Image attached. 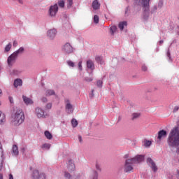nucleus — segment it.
I'll use <instances>...</instances> for the list:
<instances>
[{
    "label": "nucleus",
    "mask_w": 179,
    "mask_h": 179,
    "mask_svg": "<svg viewBox=\"0 0 179 179\" xmlns=\"http://www.w3.org/2000/svg\"><path fill=\"white\" fill-rule=\"evenodd\" d=\"M9 179H13V175L12 173L9 175Z\"/></svg>",
    "instance_id": "3c124183"
},
{
    "label": "nucleus",
    "mask_w": 179,
    "mask_h": 179,
    "mask_svg": "<svg viewBox=\"0 0 179 179\" xmlns=\"http://www.w3.org/2000/svg\"><path fill=\"white\" fill-rule=\"evenodd\" d=\"M92 8L95 10H97V9H100V3H99V1L97 0H94L92 2Z\"/></svg>",
    "instance_id": "dca6fc26"
},
{
    "label": "nucleus",
    "mask_w": 179,
    "mask_h": 179,
    "mask_svg": "<svg viewBox=\"0 0 179 179\" xmlns=\"http://www.w3.org/2000/svg\"><path fill=\"white\" fill-rule=\"evenodd\" d=\"M85 80L86 82H92L93 80V78L87 77L85 78Z\"/></svg>",
    "instance_id": "ea45409f"
},
{
    "label": "nucleus",
    "mask_w": 179,
    "mask_h": 179,
    "mask_svg": "<svg viewBox=\"0 0 179 179\" xmlns=\"http://www.w3.org/2000/svg\"><path fill=\"white\" fill-rule=\"evenodd\" d=\"M147 163L148 164H150L151 169H152V171H154V173H156V171H157V170H158L157 166H156V163H155V162L153 161V159H152V158L148 157L147 159Z\"/></svg>",
    "instance_id": "6e6552de"
},
{
    "label": "nucleus",
    "mask_w": 179,
    "mask_h": 179,
    "mask_svg": "<svg viewBox=\"0 0 179 179\" xmlns=\"http://www.w3.org/2000/svg\"><path fill=\"white\" fill-rule=\"evenodd\" d=\"M56 34H57L56 29H50L48 31V37H50V38H54Z\"/></svg>",
    "instance_id": "4468645a"
},
{
    "label": "nucleus",
    "mask_w": 179,
    "mask_h": 179,
    "mask_svg": "<svg viewBox=\"0 0 179 179\" xmlns=\"http://www.w3.org/2000/svg\"><path fill=\"white\" fill-rule=\"evenodd\" d=\"M164 41H159V44L160 45H162V44H163Z\"/></svg>",
    "instance_id": "6e6d98bb"
},
{
    "label": "nucleus",
    "mask_w": 179,
    "mask_h": 179,
    "mask_svg": "<svg viewBox=\"0 0 179 179\" xmlns=\"http://www.w3.org/2000/svg\"><path fill=\"white\" fill-rule=\"evenodd\" d=\"M22 99H23V101L24 103L27 105V106H29V105H31V104H33V100L24 95L22 96Z\"/></svg>",
    "instance_id": "ddd939ff"
},
{
    "label": "nucleus",
    "mask_w": 179,
    "mask_h": 179,
    "mask_svg": "<svg viewBox=\"0 0 179 179\" xmlns=\"http://www.w3.org/2000/svg\"><path fill=\"white\" fill-rule=\"evenodd\" d=\"M78 141H79V142H80V143H82V136H81L80 135H78Z\"/></svg>",
    "instance_id": "49530a36"
},
{
    "label": "nucleus",
    "mask_w": 179,
    "mask_h": 179,
    "mask_svg": "<svg viewBox=\"0 0 179 179\" xmlns=\"http://www.w3.org/2000/svg\"><path fill=\"white\" fill-rule=\"evenodd\" d=\"M67 168L69 171H75V164L72 159H69L67 163Z\"/></svg>",
    "instance_id": "9b49d317"
},
{
    "label": "nucleus",
    "mask_w": 179,
    "mask_h": 179,
    "mask_svg": "<svg viewBox=\"0 0 179 179\" xmlns=\"http://www.w3.org/2000/svg\"><path fill=\"white\" fill-rule=\"evenodd\" d=\"M178 179H179V170H177Z\"/></svg>",
    "instance_id": "864d4df0"
},
{
    "label": "nucleus",
    "mask_w": 179,
    "mask_h": 179,
    "mask_svg": "<svg viewBox=\"0 0 179 179\" xmlns=\"http://www.w3.org/2000/svg\"><path fill=\"white\" fill-rule=\"evenodd\" d=\"M23 51H24V48H23V47H21L17 50L14 52V54L17 57V55H19V54H22Z\"/></svg>",
    "instance_id": "4be33fe9"
},
{
    "label": "nucleus",
    "mask_w": 179,
    "mask_h": 179,
    "mask_svg": "<svg viewBox=\"0 0 179 179\" xmlns=\"http://www.w3.org/2000/svg\"><path fill=\"white\" fill-rule=\"evenodd\" d=\"M95 61L101 65H103V64H104V60L103 59V57L101 56H96L95 57Z\"/></svg>",
    "instance_id": "6ab92c4d"
},
{
    "label": "nucleus",
    "mask_w": 179,
    "mask_h": 179,
    "mask_svg": "<svg viewBox=\"0 0 179 179\" xmlns=\"http://www.w3.org/2000/svg\"><path fill=\"white\" fill-rule=\"evenodd\" d=\"M87 67L89 69H92V71H93V69H94V63H93V61L92 60L87 61Z\"/></svg>",
    "instance_id": "f3484780"
},
{
    "label": "nucleus",
    "mask_w": 179,
    "mask_h": 179,
    "mask_svg": "<svg viewBox=\"0 0 179 179\" xmlns=\"http://www.w3.org/2000/svg\"><path fill=\"white\" fill-rule=\"evenodd\" d=\"M150 145H152V141L148 140L145 141L144 146H145V148H149Z\"/></svg>",
    "instance_id": "2f4dec72"
},
{
    "label": "nucleus",
    "mask_w": 179,
    "mask_h": 179,
    "mask_svg": "<svg viewBox=\"0 0 179 179\" xmlns=\"http://www.w3.org/2000/svg\"><path fill=\"white\" fill-rule=\"evenodd\" d=\"M66 111L68 113V114H72V113H73V107L69 100L66 101Z\"/></svg>",
    "instance_id": "9d476101"
},
{
    "label": "nucleus",
    "mask_w": 179,
    "mask_h": 179,
    "mask_svg": "<svg viewBox=\"0 0 179 179\" xmlns=\"http://www.w3.org/2000/svg\"><path fill=\"white\" fill-rule=\"evenodd\" d=\"M10 103H12V99H10Z\"/></svg>",
    "instance_id": "680f3d73"
},
{
    "label": "nucleus",
    "mask_w": 179,
    "mask_h": 179,
    "mask_svg": "<svg viewBox=\"0 0 179 179\" xmlns=\"http://www.w3.org/2000/svg\"><path fill=\"white\" fill-rule=\"evenodd\" d=\"M96 86L98 87H101L103 86V81L98 80L97 83H96Z\"/></svg>",
    "instance_id": "e433bc0d"
},
{
    "label": "nucleus",
    "mask_w": 179,
    "mask_h": 179,
    "mask_svg": "<svg viewBox=\"0 0 179 179\" xmlns=\"http://www.w3.org/2000/svg\"><path fill=\"white\" fill-rule=\"evenodd\" d=\"M128 12V8H126L125 13Z\"/></svg>",
    "instance_id": "bf43d9fd"
},
{
    "label": "nucleus",
    "mask_w": 179,
    "mask_h": 179,
    "mask_svg": "<svg viewBox=\"0 0 179 179\" xmlns=\"http://www.w3.org/2000/svg\"><path fill=\"white\" fill-rule=\"evenodd\" d=\"M58 5L59 8H64L65 6V1L64 0H60L58 1Z\"/></svg>",
    "instance_id": "c85d7f7f"
},
{
    "label": "nucleus",
    "mask_w": 179,
    "mask_h": 179,
    "mask_svg": "<svg viewBox=\"0 0 179 179\" xmlns=\"http://www.w3.org/2000/svg\"><path fill=\"white\" fill-rule=\"evenodd\" d=\"M168 145L171 148L179 146V127L178 126L173 127L169 133L168 137Z\"/></svg>",
    "instance_id": "f257e3e1"
},
{
    "label": "nucleus",
    "mask_w": 179,
    "mask_h": 179,
    "mask_svg": "<svg viewBox=\"0 0 179 179\" xmlns=\"http://www.w3.org/2000/svg\"><path fill=\"white\" fill-rule=\"evenodd\" d=\"M13 153L15 156H17V155H19V150L17 149V145H13Z\"/></svg>",
    "instance_id": "412c9836"
},
{
    "label": "nucleus",
    "mask_w": 179,
    "mask_h": 179,
    "mask_svg": "<svg viewBox=\"0 0 179 179\" xmlns=\"http://www.w3.org/2000/svg\"><path fill=\"white\" fill-rule=\"evenodd\" d=\"M143 160H145L144 155H137L135 157L126 159L124 169V173H130L132 171V170H134L132 164L141 163L143 162Z\"/></svg>",
    "instance_id": "f03ea898"
},
{
    "label": "nucleus",
    "mask_w": 179,
    "mask_h": 179,
    "mask_svg": "<svg viewBox=\"0 0 179 179\" xmlns=\"http://www.w3.org/2000/svg\"><path fill=\"white\" fill-rule=\"evenodd\" d=\"M10 103H12V99H10Z\"/></svg>",
    "instance_id": "e2e57ef3"
},
{
    "label": "nucleus",
    "mask_w": 179,
    "mask_h": 179,
    "mask_svg": "<svg viewBox=\"0 0 179 179\" xmlns=\"http://www.w3.org/2000/svg\"><path fill=\"white\" fill-rule=\"evenodd\" d=\"M99 174H97V171H93L90 176V179H98Z\"/></svg>",
    "instance_id": "aec40b11"
},
{
    "label": "nucleus",
    "mask_w": 179,
    "mask_h": 179,
    "mask_svg": "<svg viewBox=\"0 0 179 179\" xmlns=\"http://www.w3.org/2000/svg\"><path fill=\"white\" fill-rule=\"evenodd\" d=\"M99 18L98 15H94V22L97 24V23H99Z\"/></svg>",
    "instance_id": "c9c22d12"
},
{
    "label": "nucleus",
    "mask_w": 179,
    "mask_h": 179,
    "mask_svg": "<svg viewBox=\"0 0 179 179\" xmlns=\"http://www.w3.org/2000/svg\"><path fill=\"white\" fill-rule=\"evenodd\" d=\"M67 64H68L69 66H71L72 68H73V66H75V63H73V62H72V61H67Z\"/></svg>",
    "instance_id": "f704fd0d"
},
{
    "label": "nucleus",
    "mask_w": 179,
    "mask_h": 179,
    "mask_svg": "<svg viewBox=\"0 0 179 179\" xmlns=\"http://www.w3.org/2000/svg\"><path fill=\"white\" fill-rule=\"evenodd\" d=\"M13 47H17V41H14V42H13Z\"/></svg>",
    "instance_id": "09e8293b"
},
{
    "label": "nucleus",
    "mask_w": 179,
    "mask_h": 179,
    "mask_svg": "<svg viewBox=\"0 0 179 179\" xmlns=\"http://www.w3.org/2000/svg\"><path fill=\"white\" fill-rule=\"evenodd\" d=\"M166 55L169 58H170V51L168 50Z\"/></svg>",
    "instance_id": "603ef678"
},
{
    "label": "nucleus",
    "mask_w": 179,
    "mask_h": 179,
    "mask_svg": "<svg viewBox=\"0 0 179 179\" xmlns=\"http://www.w3.org/2000/svg\"><path fill=\"white\" fill-rule=\"evenodd\" d=\"M149 2H150V0H141V3L145 8V10H149Z\"/></svg>",
    "instance_id": "2eb2a0df"
},
{
    "label": "nucleus",
    "mask_w": 179,
    "mask_h": 179,
    "mask_svg": "<svg viewBox=\"0 0 179 179\" xmlns=\"http://www.w3.org/2000/svg\"><path fill=\"white\" fill-rule=\"evenodd\" d=\"M66 4L68 9H71V8H72V6L73 5V0H67Z\"/></svg>",
    "instance_id": "393cba45"
},
{
    "label": "nucleus",
    "mask_w": 179,
    "mask_h": 179,
    "mask_svg": "<svg viewBox=\"0 0 179 179\" xmlns=\"http://www.w3.org/2000/svg\"><path fill=\"white\" fill-rule=\"evenodd\" d=\"M45 136L47 139H52V134H51L48 131H45Z\"/></svg>",
    "instance_id": "a878e982"
},
{
    "label": "nucleus",
    "mask_w": 179,
    "mask_h": 179,
    "mask_svg": "<svg viewBox=\"0 0 179 179\" xmlns=\"http://www.w3.org/2000/svg\"><path fill=\"white\" fill-rule=\"evenodd\" d=\"M178 20H179V17H178Z\"/></svg>",
    "instance_id": "0e129e2a"
},
{
    "label": "nucleus",
    "mask_w": 179,
    "mask_h": 179,
    "mask_svg": "<svg viewBox=\"0 0 179 179\" xmlns=\"http://www.w3.org/2000/svg\"><path fill=\"white\" fill-rule=\"evenodd\" d=\"M0 153H3V149L2 148V144L0 142Z\"/></svg>",
    "instance_id": "c03bdc74"
},
{
    "label": "nucleus",
    "mask_w": 179,
    "mask_h": 179,
    "mask_svg": "<svg viewBox=\"0 0 179 179\" xmlns=\"http://www.w3.org/2000/svg\"><path fill=\"white\" fill-rule=\"evenodd\" d=\"M142 71H143L144 72H146V71H148V67L146 66H143Z\"/></svg>",
    "instance_id": "37998d69"
},
{
    "label": "nucleus",
    "mask_w": 179,
    "mask_h": 179,
    "mask_svg": "<svg viewBox=\"0 0 179 179\" xmlns=\"http://www.w3.org/2000/svg\"><path fill=\"white\" fill-rule=\"evenodd\" d=\"M16 58H17V56L14 52L8 57L7 62L9 66H12L16 62Z\"/></svg>",
    "instance_id": "0eeeda50"
},
{
    "label": "nucleus",
    "mask_w": 179,
    "mask_h": 179,
    "mask_svg": "<svg viewBox=\"0 0 179 179\" xmlns=\"http://www.w3.org/2000/svg\"><path fill=\"white\" fill-rule=\"evenodd\" d=\"M31 177L33 179H45V174L38 172V171H34Z\"/></svg>",
    "instance_id": "39448f33"
},
{
    "label": "nucleus",
    "mask_w": 179,
    "mask_h": 179,
    "mask_svg": "<svg viewBox=\"0 0 179 179\" xmlns=\"http://www.w3.org/2000/svg\"><path fill=\"white\" fill-rule=\"evenodd\" d=\"M127 22L124 21V22H122L120 23H119L118 24V27L119 29H120V30H124V26H127Z\"/></svg>",
    "instance_id": "5701e85b"
},
{
    "label": "nucleus",
    "mask_w": 179,
    "mask_h": 179,
    "mask_svg": "<svg viewBox=\"0 0 179 179\" xmlns=\"http://www.w3.org/2000/svg\"><path fill=\"white\" fill-rule=\"evenodd\" d=\"M52 108V103H47V105L45 106L46 110H51Z\"/></svg>",
    "instance_id": "72a5a7b5"
},
{
    "label": "nucleus",
    "mask_w": 179,
    "mask_h": 179,
    "mask_svg": "<svg viewBox=\"0 0 179 179\" xmlns=\"http://www.w3.org/2000/svg\"><path fill=\"white\" fill-rule=\"evenodd\" d=\"M71 124L73 128H76V127H78V120H76V119H73L71 120Z\"/></svg>",
    "instance_id": "c756f323"
},
{
    "label": "nucleus",
    "mask_w": 179,
    "mask_h": 179,
    "mask_svg": "<svg viewBox=\"0 0 179 179\" xmlns=\"http://www.w3.org/2000/svg\"><path fill=\"white\" fill-rule=\"evenodd\" d=\"M23 84V81H22L21 79H16L14 80V86L15 87H17L19 86H22V85Z\"/></svg>",
    "instance_id": "a211bd4d"
},
{
    "label": "nucleus",
    "mask_w": 179,
    "mask_h": 179,
    "mask_svg": "<svg viewBox=\"0 0 179 179\" xmlns=\"http://www.w3.org/2000/svg\"><path fill=\"white\" fill-rule=\"evenodd\" d=\"M35 114L38 118H45L47 117V115L44 113V110L41 108H36L35 109Z\"/></svg>",
    "instance_id": "423d86ee"
},
{
    "label": "nucleus",
    "mask_w": 179,
    "mask_h": 179,
    "mask_svg": "<svg viewBox=\"0 0 179 179\" xmlns=\"http://www.w3.org/2000/svg\"><path fill=\"white\" fill-rule=\"evenodd\" d=\"M115 31H117V27L112 26L110 27V33H111V34H114V33H115Z\"/></svg>",
    "instance_id": "7c9ffc66"
},
{
    "label": "nucleus",
    "mask_w": 179,
    "mask_h": 179,
    "mask_svg": "<svg viewBox=\"0 0 179 179\" xmlns=\"http://www.w3.org/2000/svg\"><path fill=\"white\" fill-rule=\"evenodd\" d=\"M176 152H177V153H179V147L177 148Z\"/></svg>",
    "instance_id": "13d9d810"
},
{
    "label": "nucleus",
    "mask_w": 179,
    "mask_h": 179,
    "mask_svg": "<svg viewBox=\"0 0 179 179\" xmlns=\"http://www.w3.org/2000/svg\"><path fill=\"white\" fill-rule=\"evenodd\" d=\"M57 12H58V5L55 4L54 6H51L49 10L50 16H55L57 15Z\"/></svg>",
    "instance_id": "1a4fd4ad"
},
{
    "label": "nucleus",
    "mask_w": 179,
    "mask_h": 179,
    "mask_svg": "<svg viewBox=\"0 0 179 179\" xmlns=\"http://www.w3.org/2000/svg\"><path fill=\"white\" fill-rule=\"evenodd\" d=\"M140 117H141V113H133L131 120H136V118H139Z\"/></svg>",
    "instance_id": "bb28decb"
},
{
    "label": "nucleus",
    "mask_w": 179,
    "mask_h": 179,
    "mask_svg": "<svg viewBox=\"0 0 179 179\" xmlns=\"http://www.w3.org/2000/svg\"><path fill=\"white\" fill-rule=\"evenodd\" d=\"M19 3H21V5H23V1L22 0H17Z\"/></svg>",
    "instance_id": "8fccbe9b"
},
{
    "label": "nucleus",
    "mask_w": 179,
    "mask_h": 179,
    "mask_svg": "<svg viewBox=\"0 0 179 179\" xmlns=\"http://www.w3.org/2000/svg\"><path fill=\"white\" fill-rule=\"evenodd\" d=\"M179 110V106H175L173 110V113H177Z\"/></svg>",
    "instance_id": "a19ab883"
},
{
    "label": "nucleus",
    "mask_w": 179,
    "mask_h": 179,
    "mask_svg": "<svg viewBox=\"0 0 179 179\" xmlns=\"http://www.w3.org/2000/svg\"><path fill=\"white\" fill-rule=\"evenodd\" d=\"M10 48H12V43H10L8 45H6V48H5V51H6V52L10 51Z\"/></svg>",
    "instance_id": "cd10ccee"
},
{
    "label": "nucleus",
    "mask_w": 179,
    "mask_h": 179,
    "mask_svg": "<svg viewBox=\"0 0 179 179\" xmlns=\"http://www.w3.org/2000/svg\"><path fill=\"white\" fill-rule=\"evenodd\" d=\"M24 150H25L24 148L22 149V153H24Z\"/></svg>",
    "instance_id": "4d7b16f0"
},
{
    "label": "nucleus",
    "mask_w": 179,
    "mask_h": 179,
    "mask_svg": "<svg viewBox=\"0 0 179 179\" xmlns=\"http://www.w3.org/2000/svg\"><path fill=\"white\" fill-rule=\"evenodd\" d=\"M43 149H50L51 148V144L45 143L42 145Z\"/></svg>",
    "instance_id": "473e14b6"
},
{
    "label": "nucleus",
    "mask_w": 179,
    "mask_h": 179,
    "mask_svg": "<svg viewBox=\"0 0 179 179\" xmlns=\"http://www.w3.org/2000/svg\"><path fill=\"white\" fill-rule=\"evenodd\" d=\"M96 169L98 170V171H101V169L100 168V164L99 163H96L95 165Z\"/></svg>",
    "instance_id": "4c0bfd02"
},
{
    "label": "nucleus",
    "mask_w": 179,
    "mask_h": 179,
    "mask_svg": "<svg viewBox=\"0 0 179 179\" xmlns=\"http://www.w3.org/2000/svg\"><path fill=\"white\" fill-rule=\"evenodd\" d=\"M78 69L80 71H82V62H78Z\"/></svg>",
    "instance_id": "79ce46f5"
},
{
    "label": "nucleus",
    "mask_w": 179,
    "mask_h": 179,
    "mask_svg": "<svg viewBox=\"0 0 179 179\" xmlns=\"http://www.w3.org/2000/svg\"><path fill=\"white\" fill-rule=\"evenodd\" d=\"M3 166V162L1 161L0 162V171L2 170V166Z\"/></svg>",
    "instance_id": "de8ad7c7"
},
{
    "label": "nucleus",
    "mask_w": 179,
    "mask_h": 179,
    "mask_svg": "<svg viewBox=\"0 0 179 179\" xmlns=\"http://www.w3.org/2000/svg\"><path fill=\"white\" fill-rule=\"evenodd\" d=\"M24 121V113L21 110H18L13 116L11 122L13 125H20Z\"/></svg>",
    "instance_id": "7ed1b4c3"
},
{
    "label": "nucleus",
    "mask_w": 179,
    "mask_h": 179,
    "mask_svg": "<svg viewBox=\"0 0 179 179\" xmlns=\"http://www.w3.org/2000/svg\"><path fill=\"white\" fill-rule=\"evenodd\" d=\"M64 177L66 178H69H69H71V174L69 173H68V172H65Z\"/></svg>",
    "instance_id": "58836bf2"
},
{
    "label": "nucleus",
    "mask_w": 179,
    "mask_h": 179,
    "mask_svg": "<svg viewBox=\"0 0 179 179\" xmlns=\"http://www.w3.org/2000/svg\"><path fill=\"white\" fill-rule=\"evenodd\" d=\"M62 51L64 52V54H72L73 52L74 49L72 45H71V43H66L62 48Z\"/></svg>",
    "instance_id": "20e7f679"
},
{
    "label": "nucleus",
    "mask_w": 179,
    "mask_h": 179,
    "mask_svg": "<svg viewBox=\"0 0 179 179\" xmlns=\"http://www.w3.org/2000/svg\"><path fill=\"white\" fill-rule=\"evenodd\" d=\"M167 136V131L166 130H160L158 132V137L157 138L159 141H162V138H166Z\"/></svg>",
    "instance_id": "f8f14e48"
},
{
    "label": "nucleus",
    "mask_w": 179,
    "mask_h": 179,
    "mask_svg": "<svg viewBox=\"0 0 179 179\" xmlns=\"http://www.w3.org/2000/svg\"><path fill=\"white\" fill-rule=\"evenodd\" d=\"M0 94H2V90H0Z\"/></svg>",
    "instance_id": "052dcab7"
},
{
    "label": "nucleus",
    "mask_w": 179,
    "mask_h": 179,
    "mask_svg": "<svg viewBox=\"0 0 179 179\" xmlns=\"http://www.w3.org/2000/svg\"><path fill=\"white\" fill-rule=\"evenodd\" d=\"M41 101H43V103H47V98L43 97L41 99Z\"/></svg>",
    "instance_id": "a18cd8bd"
},
{
    "label": "nucleus",
    "mask_w": 179,
    "mask_h": 179,
    "mask_svg": "<svg viewBox=\"0 0 179 179\" xmlns=\"http://www.w3.org/2000/svg\"><path fill=\"white\" fill-rule=\"evenodd\" d=\"M0 179H3V176L2 174H0Z\"/></svg>",
    "instance_id": "5fc2aeb1"
},
{
    "label": "nucleus",
    "mask_w": 179,
    "mask_h": 179,
    "mask_svg": "<svg viewBox=\"0 0 179 179\" xmlns=\"http://www.w3.org/2000/svg\"><path fill=\"white\" fill-rule=\"evenodd\" d=\"M45 94L46 96H53L55 94V92H54L52 90H46Z\"/></svg>",
    "instance_id": "b1692460"
}]
</instances>
